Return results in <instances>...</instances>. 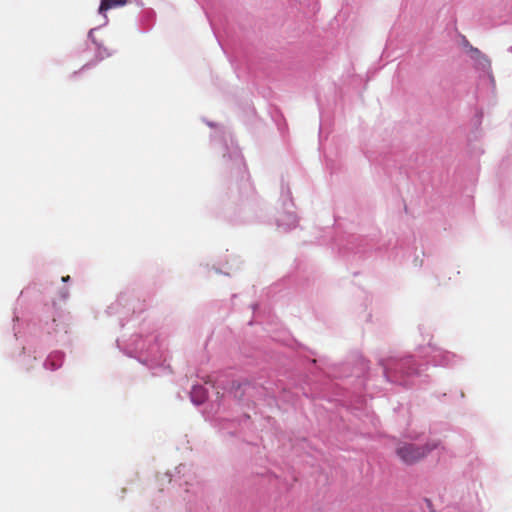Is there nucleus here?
<instances>
[{
  "instance_id": "obj_2",
  "label": "nucleus",
  "mask_w": 512,
  "mask_h": 512,
  "mask_svg": "<svg viewBox=\"0 0 512 512\" xmlns=\"http://www.w3.org/2000/svg\"><path fill=\"white\" fill-rule=\"evenodd\" d=\"M128 0H101L100 6H99V13L104 14L106 11L115 8V7H122L126 5Z\"/></svg>"
},
{
  "instance_id": "obj_1",
  "label": "nucleus",
  "mask_w": 512,
  "mask_h": 512,
  "mask_svg": "<svg viewBox=\"0 0 512 512\" xmlns=\"http://www.w3.org/2000/svg\"><path fill=\"white\" fill-rule=\"evenodd\" d=\"M438 445V442H429L422 446L404 443L397 447L396 454L405 464L411 465L426 457Z\"/></svg>"
},
{
  "instance_id": "obj_3",
  "label": "nucleus",
  "mask_w": 512,
  "mask_h": 512,
  "mask_svg": "<svg viewBox=\"0 0 512 512\" xmlns=\"http://www.w3.org/2000/svg\"><path fill=\"white\" fill-rule=\"evenodd\" d=\"M69 279H70V276L62 277V280H63L64 282L68 281Z\"/></svg>"
}]
</instances>
